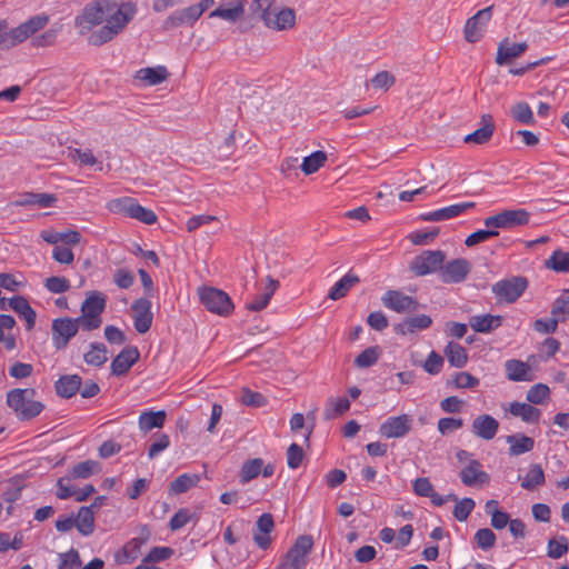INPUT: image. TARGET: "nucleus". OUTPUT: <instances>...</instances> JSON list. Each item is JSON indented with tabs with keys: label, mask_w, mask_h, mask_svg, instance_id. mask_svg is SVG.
<instances>
[{
	"label": "nucleus",
	"mask_w": 569,
	"mask_h": 569,
	"mask_svg": "<svg viewBox=\"0 0 569 569\" xmlns=\"http://www.w3.org/2000/svg\"><path fill=\"white\" fill-rule=\"evenodd\" d=\"M169 73L163 66L156 68H142L136 72V79L149 86H156L167 80Z\"/></svg>",
	"instance_id": "34"
},
{
	"label": "nucleus",
	"mask_w": 569,
	"mask_h": 569,
	"mask_svg": "<svg viewBox=\"0 0 569 569\" xmlns=\"http://www.w3.org/2000/svg\"><path fill=\"white\" fill-rule=\"evenodd\" d=\"M312 547L313 538L310 535L299 536L276 569H306Z\"/></svg>",
	"instance_id": "3"
},
{
	"label": "nucleus",
	"mask_w": 569,
	"mask_h": 569,
	"mask_svg": "<svg viewBox=\"0 0 569 569\" xmlns=\"http://www.w3.org/2000/svg\"><path fill=\"white\" fill-rule=\"evenodd\" d=\"M46 288L52 293H63L70 289V281L64 277H50L46 279Z\"/></svg>",
	"instance_id": "56"
},
{
	"label": "nucleus",
	"mask_w": 569,
	"mask_h": 569,
	"mask_svg": "<svg viewBox=\"0 0 569 569\" xmlns=\"http://www.w3.org/2000/svg\"><path fill=\"white\" fill-rule=\"evenodd\" d=\"M551 316L557 318L559 322L569 318V292L559 296L552 303Z\"/></svg>",
	"instance_id": "50"
},
{
	"label": "nucleus",
	"mask_w": 569,
	"mask_h": 569,
	"mask_svg": "<svg viewBox=\"0 0 569 569\" xmlns=\"http://www.w3.org/2000/svg\"><path fill=\"white\" fill-rule=\"evenodd\" d=\"M24 28L26 26L21 23L17 28H13L11 31L7 30V47H13L31 37L28 30Z\"/></svg>",
	"instance_id": "58"
},
{
	"label": "nucleus",
	"mask_w": 569,
	"mask_h": 569,
	"mask_svg": "<svg viewBox=\"0 0 569 569\" xmlns=\"http://www.w3.org/2000/svg\"><path fill=\"white\" fill-rule=\"evenodd\" d=\"M305 453L302 448L297 443H291L287 450V463L290 469H297L302 460Z\"/></svg>",
	"instance_id": "57"
},
{
	"label": "nucleus",
	"mask_w": 569,
	"mask_h": 569,
	"mask_svg": "<svg viewBox=\"0 0 569 569\" xmlns=\"http://www.w3.org/2000/svg\"><path fill=\"white\" fill-rule=\"evenodd\" d=\"M82 379L78 375H67L56 382V391L62 398H71L81 388Z\"/></svg>",
	"instance_id": "30"
},
{
	"label": "nucleus",
	"mask_w": 569,
	"mask_h": 569,
	"mask_svg": "<svg viewBox=\"0 0 569 569\" xmlns=\"http://www.w3.org/2000/svg\"><path fill=\"white\" fill-rule=\"evenodd\" d=\"M244 13L243 1H237L231 8L219 7L210 12L209 18H221L229 22L238 21Z\"/></svg>",
	"instance_id": "39"
},
{
	"label": "nucleus",
	"mask_w": 569,
	"mask_h": 569,
	"mask_svg": "<svg viewBox=\"0 0 569 569\" xmlns=\"http://www.w3.org/2000/svg\"><path fill=\"white\" fill-rule=\"evenodd\" d=\"M263 24L276 31H283L295 27L296 11L291 8H273L269 16H266Z\"/></svg>",
	"instance_id": "14"
},
{
	"label": "nucleus",
	"mask_w": 569,
	"mask_h": 569,
	"mask_svg": "<svg viewBox=\"0 0 569 569\" xmlns=\"http://www.w3.org/2000/svg\"><path fill=\"white\" fill-rule=\"evenodd\" d=\"M446 254L441 250H425L410 262L409 269L417 277L441 271Z\"/></svg>",
	"instance_id": "7"
},
{
	"label": "nucleus",
	"mask_w": 569,
	"mask_h": 569,
	"mask_svg": "<svg viewBox=\"0 0 569 569\" xmlns=\"http://www.w3.org/2000/svg\"><path fill=\"white\" fill-rule=\"evenodd\" d=\"M506 526H509V531L515 539L525 538V531H526L525 522L520 519L510 520L509 515L507 512H503L500 510V530L502 528H505Z\"/></svg>",
	"instance_id": "47"
},
{
	"label": "nucleus",
	"mask_w": 569,
	"mask_h": 569,
	"mask_svg": "<svg viewBox=\"0 0 569 569\" xmlns=\"http://www.w3.org/2000/svg\"><path fill=\"white\" fill-rule=\"evenodd\" d=\"M49 22V16L47 14H37L31 17L29 20L23 22L26 26L24 29L28 30L30 36H33L39 30L43 29Z\"/></svg>",
	"instance_id": "62"
},
{
	"label": "nucleus",
	"mask_w": 569,
	"mask_h": 569,
	"mask_svg": "<svg viewBox=\"0 0 569 569\" xmlns=\"http://www.w3.org/2000/svg\"><path fill=\"white\" fill-rule=\"evenodd\" d=\"M262 467H263V460L260 458H254V459L246 461L242 465V468L240 471V482L247 483L250 480L254 479L261 472Z\"/></svg>",
	"instance_id": "48"
},
{
	"label": "nucleus",
	"mask_w": 569,
	"mask_h": 569,
	"mask_svg": "<svg viewBox=\"0 0 569 569\" xmlns=\"http://www.w3.org/2000/svg\"><path fill=\"white\" fill-rule=\"evenodd\" d=\"M350 408V401L345 398H330L327 401L326 408L323 410V417L326 420L335 419L338 416H341Z\"/></svg>",
	"instance_id": "41"
},
{
	"label": "nucleus",
	"mask_w": 569,
	"mask_h": 569,
	"mask_svg": "<svg viewBox=\"0 0 569 569\" xmlns=\"http://www.w3.org/2000/svg\"><path fill=\"white\" fill-rule=\"evenodd\" d=\"M530 212L526 209L500 210V229H515L529 223Z\"/></svg>",
	"instance_id": "19"
},
{
	"label": "nucleus",
	"mask_w": 569,
	"mask_h": 569,
	"mask_svg": "<svg viewBox=\"0 0 569 569\" xmlns=\"http://www.w3.org/2000/svg\"><path fill=\"white\" fill-rule=\"evenodd\" d=\"M59 569H77L81 566L79 552L76 549H70L68 552L60 553Z\"/></svg>",
	"instance_id": "55"
},
{
	"label": "nucleus",
	"mask_w": 569,
	"mask_h": 569,
	"mask_svg": "<svg viewBox=\"0 0 569 569\" xmlns=\"http://www.w3.org/2000/svg\"><path fill=\"white\" fill-rule=\"evenodd\" d=\"M475 541L482 550L492 548L496 543V535L491 529H479L475 535Z\"/></svg>",
	"instance_id": "53"
},
{
	"label": "nucleus",
	"mask_w": 569,
	"mask_h": 569,
	"mask_svg": "<svg viewBox=\"0 0 569 569\" xmlns=\"http://www.w3.org/2000/svg\"><path fill=\"white\" fill-rule=\"evenodd\" d=\"M520 418L526 423H537L540 420L541 411L533 407L531 403L526 402H511L505 408V416Z\"/></svg>",
	"instance_id": "17"
},
{
	"label": "nucleus",
	"mask_w": 569,
	"mask_h": 569,
	"mask_svg": "<svg viewBox=\"0 0 569 569\" xmlns=\"http://www.w3.org/2000/svg\"><path fill=\"white\" fill-rule=\"evenodd\" d=\"M382 305L398 313L413 312L418 310V301L405 295L400 290H387L381 297Z\"/></svg>",
	"instance_id": "9"
},
{
	"label": "nucleus",
	"mask_w": 569,
	"mask_h": 569,
	"mask_svg": "<svg viewBox=\"0 0 569 569\" xmlns=\"http://www.w3.org/2000/svg\"><path fill=\"white\" fill-rule=\"evenodd\" d=\"M487 229L478 230L465 240L467 247H473L478 243L485 242L491 237L498 236V214H493L485 220Z\"/></svg>",
	"instance_id": "25"
},
{
	"label": "nucleus",
	"mask_w": 569,
	"mask_h": 569,
	"mask_svg": "<svg viewBox=\"0 0 569 569\" xmlns=\"http://www.w3.org/2000/svg\"><path fill=\"white\" fill-rule=\"evenodd\" d=\"M569 550V540L565 536L551 538L547 545V556L551 559H559Z\"/></svg>",
	"instance_id": "46"
},
{
	"label": "nucleus",
	"mask_w": 569,
	"mask_h": 569,
	"mask_svg": "<svg viewBox=\"0 0 569 569\" xmlns=\"http://www.w3.org/2000/svg\"><path fill=\"white\" fill-rule=\"evenodd\" d=\"M107 208L110 212L124 214L146 224H153L157 221V214L151 209L140 206L130 197L112 199L107 203Z\"/></svg>",
	"instance_id": "5"
},
{
	"label": "nucleus",
	"mask_w": 569,
	"mask_h": 569,
	"mask_svg": "<svg viewBox=\"0 0 569 569\" xmlns=\"http://www.w3.org/2000/svg\"><path fill=\"white\" fill-rule=\"evenodd\" d=\"M493 6L479 10L475 16L469 18L465 26V39L468 42H477L483 36L487 23L492 17Z\"/></svg>",
	"instance_id": "10"
},
{
	"label": "nucleus",
	"mask_w": 569,
	"mask_h": 569,
	"mask_svg": "<svg viewBox=\"0 0 569 569\" xmlns=\"http://www.w3.org/2000/svg\"><path fill=\"white\" fill-rule=\"evenodd\" d=\"M471 264L463 258L453 259L445 264L442 263L440 279L445 283L462 282L470 272Z\"/></svg>",
	"instance_id": "12"
},
{
	"label": "nucleus",
	"mask_w": 569,
	"mask_h": 569,
	"mask_svg": "<svg viewBox=\"0 0 569 569\" xmlns=\"http://www.w3.org/2000/svg\"><path fill=\"white\" fill-rule=\"evenodd\" d=\"M359 282L360 278L357 274L348 272L335 283L328 293V298L331 300H339L343 298L349 292V290Z\"/></svg>",
	"instance_id": "32"
},
{
	"label": "nucleus",
	"mask_w": 569,
	"mask_h": 569,
	"mask_svg": "<svg viewBox=\"0 0 569 569\" xmlns=\"http://www.w3.org/2000/svg\"><path fill=\"white\" fill-rule=\"evenodd\" d=\"M550 395V389L545 383L532 386L527 392V401L531 405H542Z\"/></svg>",
	"instance_id": "51"
},
{
	"label": "nucleus",
	"mask_w": 569,
	"mask_h": 569,
	"mask_svg": "<svg viewBox=\"0 0 569 569\" xmlns=\"http://www.w3.org/2000/svg\"><path fill=\"white\" fill-rule=\"evenodd\" d=\"M412 489L419 497H429L435 490L431 481L427 477L417 478L412 483Z\"/></svg>",
	"instance_id": "64"
},
{
	"label": "nucleus",
	"mask_w": 569,
	"mask_h": 569,
	"mask_svg": "<svg viewBox=\"0 0 569 569\" xmlns=\"http://www.w3.org/2000/svg\"><path fill=\"white\" fill-rule=\"evenodd\" d=\"M475 508V501L471 498H463L457 501L453 508V516L458 521H466Z\"/></svg>",
	"instance_id": "54"
},
{
	"label": "nucleus",
	"mask_w": 569,
	"mask_h": 569,
	"mask_svg": "<svg viewBox=\"0 0 569 569\" xmlns=\"http://www.w3.org/2000/svg\"><path fill=\"white\" fill-rule=\"evenodd\" d=\"M559 320L551 316V318L537 319L533 322V329L542 335L553 333L558 328Z\"/></svg>",
	"instance_id": "61"
},
{
	"label": "nucleus",
	"mask_w": 569,
	"mask_h": 569,
	"mask_svg": "<svg viewBox=\"0 0 569 569\" xmlns=\"http://www.w3.org/2000/svg\"><path fill=\"white\" fill-rule=\"evenodd\" d=\"M412 427V418L409 415H400L397 417H390L379 427V433L387 438H402Z\"/></svg>",
	"instance_id": "11"
},
{
	"label": "nucleus",
	"mask_w": 569,
	"mask_h": 569,
	"mask_svg": "<svg viewBox=\"0 0 569 569\" xmlns=\"http://www.w3.org/2000/svg\"><path fill=\"white\" fill-rule=\"evenodd\" d=\"M460 478L466 486L483 485L489 482V475L481 470L477 460H471L461 471Z\"/></svg>",
	"instance_id": "24"
},
{
	"label": "nucleus",
	"mask_w": 569,
	"mask_h": 569,
	"mask_svg": "<svg viewBox=\"0 0 569 569\" xmlns=\"http://www.w3.org/2000/svg\"><path fill=\"white\" fill-rule=\"evenodd\" d=\"M139 351L136 347L123 349L111 362V372L122 376L138 361Z\"/></svg>",
	"instance_id": "21"
},
{
	"label": "nucleus",
	"mask_w": 569,
	"mask_h": 569,
	"mask_svg": "<svg viewBox=\"0 0 569 569\" xmlns=\"http://www.w3.org/2000/svg\"><path fill=\"white\" fill-rule=\"evenodd\" d=\"M166 417L167 413L163 410L141 412L138 420L139 428L143 432H149L154 428H162Z\"/></svg>",
	"instance_id": "33"
},
{
	"label": "nucleus",
	"mask_w": 569,
	"mask_h": 569,
	"mask_svg": "<svg viewBox=\"0 0 569 569\" xmlns=\"http://www.w3.org/2000/svg\"><path fill=\"white\" fill-rule=\"evenodd\" d=\"M137 3L122 0H96L84 6L76 17L74 24L80 33L103 24L89 37L92 46H102L121 33L137 14Z\"/></svg>",
	"instance_id": "1"
},
{
	"label": "nucleus",
	"mask_w": 569,
	"mask_h": 569,
	"mask_svg": "<svg viewBox=\"0 0 569 569\" xmlns=\"http://www.w3.org/2000/svg\"><path fill=\"white\" fill-rule=\"evenodd\" d=\"M506 376L511 381H532L535 376L530 366L518 359H510L505 362Z\"/></svg>",
	"instance_id": "22"
},
{
	"label": "nucleus",
	"mask_w": 569,
	"mask_h": 569,
	"mask_svg": "<svg viewBox=\"0 0 569 569\" xmlns=\"http://www.w3.org/2000/svg\"><path fill=\"white\" fill-rule=\"evenodd\" d=\"M380 357V348L378 346L365 349L355 359V366L365 369L373 366Z\"/></svg>",
	"instance_id": "49"
},
{
	"label": "nucleus",
	"mask_w": 569,
	"mask_h": 569,
	"mask_svg": "<svg viewBox=\"0 0 569 569\" xmlns=\"http://www.w3.org/2000/svg\"><path fill=\"white\" fill-rule=\"evenodd\" d=\"M192 518V515L187 508L179 509L170 519L169 527L172 531L183 528Z\"/></svg>",
	"instance_id": "60"
},
{
	"label": "nucleus",
	"mask_w": 569,
	"mask_h": 569,
	"mask_svg": "<svg viewBox=\"0 0 569 569\" xmlns=\"http://www.w3.org/2000/svg\"><path fill=\"white\" fill-rule=\"evenodd\" d=\"M82 329L79 318H58L52 322V342L56 349H64L69 341Z\"/></svg>",
	"instance_id": "8"
},
{
	"label": "nucleus",
	"mask_w": 569,
	"mask_h": 569,
	"mask_svg": "<svg viewBox=\"0 0 569 569\" xmlns=\"http://www.w3.org/2000/svg\"><path fill=\"white\" fill-rule=\"evenodd\" d=\"M198 295L201 303L212 313L227 317L234 309L231 298L223 290L213 287H201L198 289Z\"/></svg>",
	"instance_id": "6"
},
{
	"label": "nucleus",
	"mask_w": 569,
	"mask_h": 569,
	"mask_svg": "<svg viewBox=\"0 0 569 569\" xmlns=\"http://www.w3.org/2000/svg\"><path fill=\"white\" fill-rule=\"evenodd\" d=\"M368 325L377 331H382L389 326L388 318L382 311H373L367 318Z\"/></svg>",
	"instance_id": "63"
},
{
	"label": "nucleus",
	"mask_w": 569,
	"mask_h": 569,
	"mask_svg": "<svg viewBox=\"0 0 569 569\" xmlns=\"http://www.w3.org/2000/svg\"><path fill=\"white\" fill-rule=\"evenodd\" d=\"M133 326L139 333L149 331L152 325L153 315L151 312V301L147 298L137 299L132 306Z\"/></svg>",
	"instance_id": "15"
},
{
	"label": "nucleus",
	"mask_w": 569,
	"mask_h": 569,
	"mask_svg": "<svg viewBox=\"0 0 569 569\" xmlns=\"http://www.w3.org/2000/svg\"><path fill=\"white\" fill-rule=\"evenodd\" d=\"M507 443H509V453L511 456H520L529 452L535 447V440L522 433H515L506 437Z\"/></svg>",
	"instance_id": "31"
},
{
	"label": "nucleus",
	"mask_w": 569,
	"mask_h": 569,
	"mask_svg": "<svg viewBox=\"0 0 569 569\" xmlns=\"http://www.w3.org/2000/svg\"><path fill=\"white\" fill-rule=\"evenodd\" d=\"M528 288V280L522 276L500 280V301L516 302Z\"/></svg>",
	"instance_id": "13"
},
{
	"label": "nucleus",
	"mask_w": 569,
	"mask_h": 569,
	"mask_svg": "<svg viewBox=\"0 0 569 569\" xmlns=\"http://www.w3.org/2000/svg\"><path fill=\"white\" fill-rule=\"evenodd\" d=\"M327 153L325 151H315L310 156L305 157L301 163V170L306 174H312L317 172L327 161Z\"/></svg>",
	"instance_id": "44"
},
{
	"label": "nucleus",
	"mask_w": 569,
	"mask_h": 569,
	"mask_svg": "<svg viewBox=\"0 0 569 569\" xmlns=\"http://www.w3.org/2000/svg\"><path fill=\"white\" fill-rule=\"evenodd\" d=\"M545 483V472L539 463L529 467L527 473L521 478V487L526 490H535Z\"/></svg>",
	"instance_id": "35"
},
{
	"label": "nucleus",
	"mask_w": 569,
	"mask_h": 569,
	"mask_svg": "<svg viewBox=\"0 0 569 569\" xmlns=\"http://www.w3.org/2000/svg\"><path fill=\"white\" fill-rule=\"evenodd\" d=\"M173 555V549L170 547H153L149 553L143 558V562H159L170 558Z\"/></svg>",
	"instance_id": "59"
},
{
	"label": "nucleus",
	"mask_w": 569,
	"mask_h": 569,
	"mask_svg": "<svg viewBox=\"0 0 569 569\" xmlns=\"http://www.w3.org/2000/svg\"><path fill=\"white\" fill-rule=\"evenodd\" d=\"M482 121V127L465 137L466 143L483 144L491 139L496 128L492 116H483Z\"/></svg>",
	"instance_id": "28"
},
{
	"label": "nucleus",
	"mask_w": 569,
	"mask_h": 569,
	"mask_svg": "<svg viewBox=\"0 0 569 569\" xmlns=\"http://www.w3.org/2000/svg\"><path fill=\"white\" fill-rule=\"evenodd\" d=\"M432 325V319L427 315L409 317L395 327L397 333L406 336L420 330H426Z\"/></svg>",
	"instance_id": "26"
},
{
	"label": "nucleus",
	"mask_w": 569,
	"mask_h": 569,
	"mask_svg": "<svg viewBox=\"0 0 569 569\" xmlns=\"http://www.w3.org/2000/svg\"><path fill=\"white\" fill-rule=\"evenodd\" d=\"M528 49L526 41L511 43L507 38L500 41V66H506L512 59L521 57Z\"/></svg>",
	"instance_id": "29"
},
{
	"label": "nucleus",
	"mask_w": 569,
	"mask_h": 569,
	"mask_svg": "<svg viewBox=\"0 0 569 569\" xmlns=\"http://www.w3.org/2000/svg\"><path fill=\"white\" fill-rule=\"evenodd\" d=\"M34 395L36 390L32 388H17L7 393V405L14 411L18 419L31 420L42 412L44 406L33 399Z\"/></svg>",
	"instance_id": "2"
},
{
	"label": "nucleus",
	"mask_w": 569,
	"mask_h": 569,
	"mask_svg": "<svg viewBox=\"0 0 569 569\" xmlns=\"http://www.w3.org/2000/svg\"><path fill=\"white\" fill-rule=\"evenodd\" d=\"M201 477L198 473H183L177 477L171 483H170V493L173 495H180L184 493L191 488L196 487Z\"/></svg>",
	"instance_id": "36"
},
{
	"label": "nucleus",
	"mask_w": 569,
	"mask_h": 569,
	"mask_svg": "<svg viewBox=\"0 0 569 569\" xmlns=\"http://www.w3.org/2000/svg\"><path fill=\"white\" fill-rule=\"evenodd\" d=\"M274 529V521L271 513H262L257 522L256 528L253 531V540L256 545L262 549L266 550L271 545V537L270 533Z\"/></svg>",
	"instance_id": "16"
},
{
	"label": "nucleus",
	"mask_w": 569,
	"mask_h": 569,
	"mask_svg": "<svg viewBox=\"0 0 569 569\" xmlns=\"http://www.w3.org/2000/svg\"><path fill=\"white\" fill-rule=\"evenodd\" d=\"M76 527L82 536H90L94 531V513L89 507H81L76 517Z\"/></svg>",
	"instance_id": "37"
},
{
	"label": "nucleus",
	"mask_w": 569,
	"mask_h": 569,
	"mask_svg": "<svg viewBox=\"0 0 569 569\" xmlns=\"http://www.w3.org/2000/svg\"><path fill=\"white\" fill-rule=\"evenodd\" d=\"M546 267L556 272H569V252L560 249L555 250L546 260Z\"/></svg>",
	"instance_id": "43"
},
{
	"label": "nucleus",
	"mask_w": 569,
	"mask_h": 569,
	"mask_svg": "<svg viewBox=\"0 0 569 569\" xmlns=\"http://www.w3.org/2000/svg\"><path fill=\"white\" fill-rule=\"evenodd\" d=\"M475 207V202H461L451 204L431 212H428L422 216L425 221H445L458 217L468 209Z\"/></svg>",
	"instance_id": "20"
},
{
	"label": "nucleus",
	"mask_w": 569,
	"mask_h": 569,
	"mask_svg": "<svg viewBox=\"0 0 569 569\" xmlns=\"http://www.w3.org/2000/svg\"><path fill=\"white\" fill-rule=\"evenodd\" d=\"M445 356L449 363L456 368H462L467 363L468 356L466 349L453 341H450L445 348Z\"/></svg>",
	"instance_id": "38"
},
{
	"label": "nucleus",
	"mask_w": 569,
	"mask_h": 569,
	"mask_svg": "<svg viewBox=\"0 0 569 569\" xmlns=\"http://www.w3.org/2000/svg\"><path fill=\"white\" fill-rule=\"evenodd\" d=\"M107 352L103 343L93 342L90 345V350L84 353L83 359L89 366L101 367L108 360Z\"/></svg>",
	"instance_id": "40"
},
{
	"label": "nucleus",
	"mask_w": 569,
	"mask_h": 569,
	"mask_svg": "<svg viewBox=\"0 0 569 569\" xmlns=\"http://www.w3.org/2000/svg\"><path fill=\"white\" fill-rule=\"evenodd\" d=\"M100 471V463L96 460L81 461L72 467L70 470L71 479H87L90 476Z\"/></svg>",
	"instance_id": "42"
},
{
	"label": "nucleus",
	"mask_w": 569,
	"mask_h": 569,
	"mask_svg": "<svg viewBox=\"0 0 569 569\" xmlns=\"http://www.w3.org/2000/svg\"><path fill=\"white\" fill-rule=\"evenodd\" d=\"M471 428L477 437L491 440L498 431V421L489 415H481L473 420Z\"/></svg>",
	"instance_id": "23"
},
{
	"label": "nucleus",
	"mask_w": 569,
	"mask_h": 569,
	"mask_svg": "<svg viewBox=\"0 0 569 569\" xmlns=\"http://www.w3.org/2000/svg\"><path fill=\"white\" fill-rule=\"evenodd\" d=\"M202 12L197 4L190 6L182 10H177L171 13L164 21L167 28H176L182 24H193Z\"/></svg>",
	"instance_id": "18"
},
{
	"label": "nucleus",
	"mask_w": 569,
	"mask_h": 569,
	"mask_svg": "<svg viewBox=\"0 0 569 569\" xmlns=\"http://www.w3.org/2000/svg\"><path fill=\"white\" fill-rule=\"evenodd\" d=\"M106 296L100 291H91L81 305L82 330L92 331L102 325L101 315L106 309Z\"/></svg>",
	"instance_id": "4"
},
{
	"label": "nucleus",
	"mask_w": 569,
	"mask_h": 569,
	"mask_svg": "<svg viewBox=\"0 0 569 569\" xmlns=\"http://www.w3.org/2000/svg\"><path fill=\"white\" fill-rule=\"evenodd\" d=\"M9 307L26 320L27 330L33 329L36 325V311L29 301L22 296H16L8 300Z\"/></svg>",
	"instance_id": "27"
},
{
	"label": "nucleus",
	"mask_w": 569,
	"mask_h": 569,
	"mask_svg": "<svg viewBox=\"0 0 569 569\" xmlns=\"http://www.w3.org/2000/svg\"><path fill=\"white\" fill-rule=\"evenodd\" d=\"M510 114L519 123L528 126L535 123L533 112L530 106L525 101H520L513 104L510 109Z\"/></svg>",
	"instance_id": "45"
},
{
	"label": "nucleus",
	"mask_w": 569,
	"mask_h": 569,
	"mask_svg": "<svg viewBox=\"0 0 569 569\" xmlns=\"http://www.w3.org/2000/svg\"><path fill=\"white\" fill-rule=\"evenodd\" d=\"M496 320L498 317L492 315L473 316L470 318L469 325L476 332H489Z\"/></svg>",
	"instance_id": "52"
}]
</instances>
